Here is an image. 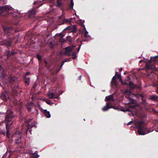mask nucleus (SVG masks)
Listing matches in <instances>:
<instances>
[{
	"label": "nucleus",
	"mask_w": 158,
	"mask_h": 158,
	"mask_svg": "<svg viewBox=\"0 0 158 158\" xmlns=\"http://www.w3.org/2000/svg\"><path fill=\"white\" fill-rule=\"evenodd\" d=\"M122 83L123 84H127V83L126 82H123V81L122 80V81H121Z\"/></svg>",
	"instance_id": "obj_33"
},
{
	"label": "nucleus",
	"mask_w": 158,
	"mask_h": 158,
	"mask_svg": "<svg viewBox=\"0 0 158 158\" xmlns=\"http://www.w3.org/2000/svg\"><path fill=\"white\" fill-rule=\"evenodd\" d=\"M36 125V123L35 121H34L33 123L31 124L29 126V127H35Z\"/></svg>",
	"instance_id": "obj_22"
},
{
	"label": "nucleus",
	"mask_w": 158,
	"mask_h": 158,
	"mask_svg": "<svg viewBox=\"0 0 158 158\" xmlns=\"http://www.w3.org/2000/svg\"><path fill=\"white\" fill-rule=\"evenodd\" d=\"M10 8L7 5L0 7V14L2 13L4 11H8L10 10Z\"/></svg>",
	"instance_id": "obj_6"
},
{
	"label": "nucleus",
	"mask_w": 158,
	"mask_h": 158,
	"mask_svg": "<svg viewBox=\"0 0 158 158\" xmlns=\"http://www.w3.org/2000/svg\"><path fill=\"white\" fill-rule=\"evenodd\" d=\"M39 157V155L37 154L35 155H34V157L35 158H38Z\"/></svg>",
	"instance_id": "obj_29"
},
{
	"label": "nucleus",
	"mask_w": 158,
	"mask_h": 158,
	"mask_svg": "<svg viewBox=\"0 0 158 158\" xmlns=\"http://www.w3.org/2000/svg\"><path fill=\"white\" fill-rule=\"evenodd\" d=\"M30 12L31 13V14L32 15H35L36 12V11L35 10H34V9H33L32 10H31L30 11Z\"/></svg>",
	"instance_id": "obj_19"
},
{
	"label": "nucleus",
	"mask_w": 158,
	"mask_h": 158,
	"mask_svg": "<svg viewBox=\"0 0 158 158\" xmlns=\"http://www.w3.org/2000/svg\"><path fill=\"white\" fill-rule=\"evenodd\" d=\"M4 0H0V2L1 3V2L2 1H3Z\"/></svg>",
	"instance_id": "obj_36"
},
{
	"label": "nucleus",
	"mask_w": 158,
	"mask_h": 158,
	"mask_svg": "<svg viewBox=\"0 0 158 158\" xmlns=\"http://www.w3.org/2000/svg\"><path fill=\"white\" fill-rule=\"evenodd\" d=\"M124 94H125V97L126 98H128L129 101V102L128 103H127L126 104H127L130 103H133L134 102V100L133 99L130 98L129 96V95H130L131 94V92L130 90H126L124 92Z\"/></svg>",
	"instance_id": "obj_4"
},
{
	"label": "nucleus",
	"mask_w": 158,
	"mask_h": 158,
	"mask_svg": "<svg viewBox=\"0 0 158 158\" xmlns=\"http://www.w3.org/2000/svg\"><path fill=\"white\" fill-rule=\"evenodd\" d=\"M0 77L2 78H4V74H2V73L0 75Z\"/></svg>",
	"instance_id": "obj_31"
},
{
	"label": "nucleus",
	"mask_w": 158,
	"mask_h": 158,
	"mask_svg": "<svg viewBox=\"0 0 158 158\" xmlns=\"http://www.w3.org/2000/svg\"><path fill=\"white\" fill-rule=\"evenodd\" d=\"M36 56L39 60H41V56H40L38 54L36 55Z\"/></svg>",
	"instance_id": "obj_26"
},
{
	"label": "nucleus",
	"mask_w": 158,
	"mask_h": 158,
	"mask_svg": "<svg viewBox=\"0 0 158 158\" xmlns=\"http://www.w3.org/2000/svg\"><path fill=\"white\" fill-rule=\"evenodd\" d=\"M2 68V66H0V70H1Z\"/></svg>",
	"instance_id": "obj_37"
},
{
	"label": "nucleus",
	"mask_w": 158,
	"mask_h": 158,
	"mask_svg": "<svg viewBox=\"0 0 158 158\" xmlns=\"http://www.w3.org/2000/svg\"><path fill=\"white\" fill-rule=\"evenodd\" d=\"M11 28L10 27H6L4 28V31L6 33H9L11 32Z\"/></svg>",
	"instance_id": "obj_12"
},
{
	"label": "nucleus",
	"mask_w": 158,
	"mask_h": 158,
	"mask_svg": "<svg viewBox=\"0 0 158 158\" xmlns=\"http://www.w3.org/2000/svg\"><path fill=\"white\" fill-rule=\"evenodd\" d=\"M129 85L131 88H133L135 87L134 84L132 82H130L129 84Z\"/></svg>",
	"instance_id": "obj_16"
},
{
	"label": "nucleus",
	"mask_w": 158,
	"mask_h": 158,
	"mask_svg": "<svg viewBox=\"0 0 158 158\" xmlns=\"http://www.w3.org/2000/svg\"><path fill=\"white\" fill-rule=\"evenodd\" d=\"M113 108L114 109H116V108L112 106H108V103L106 104L105 107L102 109V110L103 111H106L108 110L109 108Z\"/></svg>",
	"instance_id": "obj_7"
},
{
	"label": "nucleus",
	"mask_w": 158,
	"mask_h": 158,
	"mask_svg": "<svg viewBox=\"0 0 158 158\" xmlns=\"http://www.w3.org/2000/svg\"><path fill=\"white\" fill-rule=\"evenodd\" d=\"M85 36L87 38V37H89V35L88 34V32L87 31H86L85 32L84 34Z\"/></svg>",
	"instance_id": "obj_23"
},
{
	"label": "nucleus",
	"mask_w": 158,
	"mask_h": 158,
	"mask_svg": "<svg viewBox=\"0 0 158 158\" xmlns=\"http://www.w3.org/2000/svg\"><path fill=\"white\" fill-rule=\"evenodd\" d=\"M81 76H80V80H81Z\"/></svg>",
	"instance_id": "obj_39"
},
{
	"label": "nucleus",
	"mask_w": 158,
	"mask_h": 158,
	"mask_svg": "<svg viewBox=\"0 0 158 158\" xmlns=\"http://www.w3.org/2000/svg\"><path fill=\"white\" fill-rule=\"evenodd\" d=\"M64 36V35H60V37L61 38L60 39V41L61 42H63L65 40H64L63 39V37Z\"/></svg>",
	"instance_id": "obj_20"
},
{
	"label": "nucleus",
	"mask_w": 158,
	"mask_h": 158,
	"mask_svg": "<svg viewBox=\"0 0 158 158\" xmlns=\"http://www.w3.org/2000/svg\"><path fill=\"white\" fill-rule=\"evenodd\" d=\"M157 59H158V56H156L153 57H151L150 59L149 60V62H151V60H153V61H155L156 60H158Z\"/></svg>",
	"instance_id": "obj_13"
},
{
	"label": "nucleus",
	"mask_w": 158,
	"mask_h": 158,
	"mask_svg": "<svg viewBox=\"0 0 158 158\" xmlns=\"http://www.w3.org/2000/svg\"><path fill=\"white\" fill-rule=\"evenodd\" d=\"M73 0H71V2H70V9H73V6L74 5L73 2Z\"/></svg>",
	"instance_id": "obj_18"
},
{
	"label": "nucleus",
	"mask_w": 158,
	"mask_h": 158,
	"mask_svg": "<svg viewBox=\"0 0 158 158\" xmlns=\"http://www.w3.org/2000/svg\"><path fill=\"white\" fill-rule=\"evenodd\" d=\"M105 99L109 101H113L114 100L113 96L112 95H110L106 97Z\"/></svg>",
	"instance_id": "obj_11"
},
{
	"label": "nucleus",
	"mask_w": 158,
	"mask_h": 158,
	"mask_svg": "<svg viewBox=\"0 0 158 158\" xmlns=\"http://www.w3.org/2000/svg\"><path fill=\"white\" fill-rule=\"evenodd\" d=\"M150 99L152 100H157L158 99V96L156 95L152 96L150 97Z\"/></svg>",
	"instance_id": "obj_14"
},
{
	"label": "nucleus",
	"mask_w": 158,
	"mask_h": 158,
	"mask_svg": "<svg viewBox=\"0 0 158 158\" xmlns=\"http://www.w3.org/2000/svg\"><path fill=\"white\" fill-rule=\"evenodd\" d=\"M142 61H142V60H140V61H139V63H142Z\"/></svg>",
	"instance_id": "obj_35"
},
{
	"label": "nucleus",
	"mask_w": 158,
	"mask_h": 158,
	"mask_svg": "<svg viewBox=\"0 0 158 158\" xmlns=\"http://www.w3.org/2000/svg\"><path fill=\"white\" fill-rule=\"evenodd\" d=\"M4 101H6L9 98L8 94L6 92H3L1 94L0 98Z\"/></svg>",
	"instance_id": "obj_5"
},
{
	"label": "nucleus",
	"mask_w": 158,
	"mask_h": 158,
	"mask_svg": "<svg viewBox=\"0 0 158 158\" xmlns=\"http://www.w3.org/2000/svg\"><path fill=\"white\" fill-rule=\"evenodd\" d=\"M43 112L44 114L47 118H49L51 117V115L49 112L47 111L46 110H43Z\"/></svg>",
	"instance_id": "obj_9"
},
{
	"label": "nucleus",
	"mask_w": 158,
	"mask_h": 158,
	"mask_svg": "<svg viewBox=\"0 0 158 158\" xmlns=\"http://www.w3.org/2000/svg\"><path fill=\"white\" fill-rule=\"evenodd\" d=\"M29 74V73H27L24 76L25 83L26 84L28 85L30 83V79L29 77H26V76Z\"/></svg>",
	"instance_id": "obj_8"
},
{
	"label": "nucleus",
	"mask_w": 158,
	"mask_h": 158,
	"mask_svg": "<svg viewBox=\"0 0 158 158\" xmlns=\"http://www.w3.org/2000/svg\"><path fill=\"white\" fill-rule=\"evenodd\" d=\"M127 111H131V110L130 109V108H128L127 110Z\"/></svg>",
	"instance_id": "obj_34"
},
{
	"label": "nucleus",
	"mask_w": 158,
	"mask_h": 158,
	"mask_svg": "<svg viewBox=\"0 0 158 158\" xmlns=\"http://www.w3.org/2000/svg\"><path fill=\"white\" fill-rule=\"evenodd\" d=\"M76 47L75 45H72L71 46H69L65 48V51L64 52V54L67 55L69 56L71 55H75L74 57H72L73 59H74L76 58V53L75 52V50L74 48Z\"/></svg>",
	"instance_id": "obj_2"
},
{
	"label": "nucleus",
	"mask_w": 158,
	"mask_h": 158,
	"mask_svg": "<svg viewBox=\"0 0 158 158\" xmlns=\"http://www.w3.org/2000/svg\"><path fill=\"white\" fill-rule=\"evenodd\" d=\"M45 64H47V63H46V62H45Z\"/></svg>",
	"instance_id": "obj_43"
},
{
	"label": "nucleus",
	"mask_w": 158,
	"mask_h": 158,
	"mask_svg": "<svg viewBox=\"0 0 158 158\" xmlns=\"http://www.w3.org/2000/svg\"><path fill=\"white\" fill-rule=\"evenodd\" d=\"M80 49V47H79L78 48V51Z\"/></svg>",
	"instance_id": "obj_38"
},
{
	"label": "nucleus",
	"mask_w": 158,
	"mask_h": 158,
	"mask_svg": "<svg viewBox=\"0 0 158 158\" xmlns=\"http://www.w3.org/2000/svg\"><path fill=\"white\" fill-rule=\"evenodd\" d=\"M13 115L12 112L8 114L6 116L4 121L6 123V136L9 137L10 134L9 127H8V123L10 122L13 118Z\"/></svg>",
	"instance_id": "obj_3"
},
{
	"label": "nucleus",
	"mask_w": 158,
	"mask_h": 158,
	"mask_svg": "<svg viewBox=\"0 0 158 158\" xmlns=\"http://www.w3.org/2000/svg\"><path fill=\"white\" fill-rule=\"evenodd\" d=\"M70 59V58L69 59L68 58L66 59L65 60L62 62L61 64V67H62V66L64 64L65 62L69 61Z\"/></svg>",
	"instance_id": "obj_21"
},
{
	"label": "nucleus",
	"mask_w": 158,
	"mask_h": 158,
	"mask_svg": "<svg viewBox=\"0 0 158 158\" xmlns=\"http://www.w3.org/2000/svg\"><path fill=\"white\" fill-rule=\"evenodd\" d=\"M133 122V121H131L127 123V125H129L131 124Z\"/></svg>",
	"instance_id": "obj_30"
},
{
	"label": "nucleus",
	"mask_w": 158,
	"mask_h": 158,
	"mask_svg": "<svg viewBox=\"0 0 158 158\" xmlns=\"http://www.w3.org/2000/svg\"><path fill=\"white\" fill-rule=\"evenodd\" d=\"M48 97L49 99L57 98H58L56 95H55V94L52 93H49L48 94Z\"/></svg>",
	"instance_id": "obj_10"
},
{
	"label": "nucleus",
	"mask_w": 158,
	"mask_h": 158,
	"mask_svg": "<svg viewBox=\"0 0 158 158\" xmlns=\"http://www.w3.org/2000/svg\"><path fill=\"white\" fill-rule=\"evenodd\" d=\"M40 7V6H38L37 7V8H38V7Z\"/></svg>",
	"instance_id": "obj_40"
},
{
	"label": "nucleus",
	"mask_w": 158,
	"mask_h": 158,
	"mask_svg": "<svg viewBox=\"0 0 158 158\" xmlns=\"http://www.w3.org/2000/svg\"><path fill=\"white\" fill-rule=\"evenodd\" d=\"M71 37L69 36H68L67 37V40H68L69 41L71 42Z\"/></svg>",
	"instance_id": "obj_25"
},
{
	"label": "nucleus",
	"mask_w": 158,
	"mask_h": 158,
	"mask_svg": "<svg viewBox=\"0 0 158 158\" xmlns=\"http://www.w3.org/2000/svg\"><path fill=\"white\" fill-rule=\"evenodd\" d=\"M116 74H117V72H116Z\"/></svg>",
	"instance_id": "obj_42"
},
{
	"label": "nucleus",
	"mask_w": 158,
	"mask_h": 158,
	"mask_svg": "<svg viewBox=\"0 0 158 158\" xmlns=\"http://www.w3.org/2000/svg\"><path fill=\"white\" fill-rule=\"evenodd\" d=\"M117 77H118V78L119 79H120V80L121 81H122V78H121V76L120 75V74H118V76H117Z\"/></svg>",
	"instance_id": "obj_27"
},
{
	"label": "nucleus",
	"mask_w": 158,
	"mask_h": 158,
	"mask_svg": "<svg viewBox=\"0 0 158 158\" xmlns=\"http://www.w3.org/2000/svg\"><path fill=\"white\" fill-rule=\"evenodd\" d=\"M136 126L138 129V133L139 135H144L149 133H146L145 131H148V128L145 126V122L144 121L138 122Z\"/></svg>",
	"instance_id": "obj_1"
},
{
	"label": "nucleus",
	"mask_w": 158,
	"mask_h": 158,
	"mask_svg": "<svg viewBox=\"0 0 158 158\" xmlns=\"http://www.w3.org/2000/svg\"><path fill=\"white\" fill-rule=\"evenodd\" d=\"M122 70V69H120V70Z\"/></svg>",
	"instance_id": "obj_41"
},
{
	"label": "nucleus",
	"mask_w": 158,
	"mask_h": 158,
	"mask_svg": "<svg viewBox=\"0 0 158 158\" xmlns=\"http://www.w3.org/2000/svg\"><path fill=\"white\" fill-rule=\"evenodd\" d=\"M44 100L45 101L46 103L48 105H50L51 104V102L50 100H48L47 98H44Z\"/></svg>",
	"instance_id": "obj_17"
},
{
	"label": "nucleus",
	"mask_w": 158,
	"mask_h": 158,
	"mask_svg": "<svg viewBox=\"0 0 158 158\" xmlns=\"http://www.w3.org/2000/svg\"><path fill=\"white\" fill-rule=\"evenodd\" d=\"M77 30V29L76 27H73L72 28L71 31L73 32H76Z\"/></svg>",
	"instance_id": "obj_24"
},
{
	"label": "nucleus",
	"mask_w": 158,
	"mask_h": 158,
	"mask_svg": "<svg viewBox=\"0 0 158 158\" xmlns=\"http://www.w3.org/2000/svg\"><path fill=\"white\" fill-rule=\"evenodd\" d=\"M116 74L114 76L112 79V80H113V81H115V80H116Z\"/></svg>",
	"instance_id": "obj_28"
},
{
	"label": "nucleus",
	"mask_w": 158,
	"mask_h": 158,
	"mask_svg": "<svg viewBox=\"0 0 158 158\" xmlns=\"http://www.w3.org/2000/svg\"><path fill=\"white\" fill-rule=\"evenodd\" d=\"M57 4L56 5V6H60L62 5V2L61 0H57Z\"/></svg>",
	"instance_id": "obj_15"
},
{
	"label": "nucleus",
	"mask_w": 158,
	"mask_h": 158,
	"mask_svg": "<svg viewBox=\"0 0 158 158\" xmlns=\"http://www.w3.org/2000/svg\"><path fill=\"white\" fill-rule=\"evenodd\" d=\"M135 106H130V108H131L132 109L135 108Z\"/></svg>",
	"instance_id": "obj_32"
}]
</instances>
